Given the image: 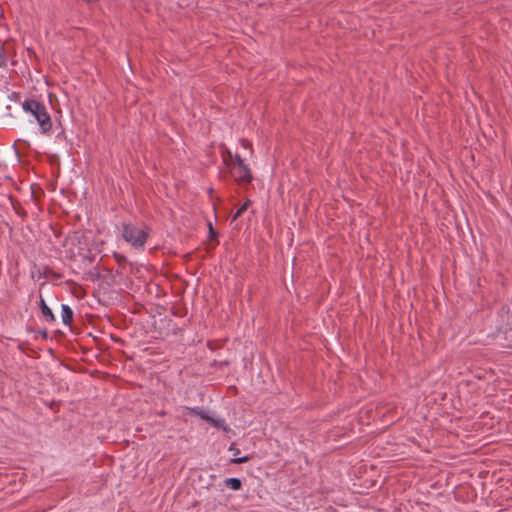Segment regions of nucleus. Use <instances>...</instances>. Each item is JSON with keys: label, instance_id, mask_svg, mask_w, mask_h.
Here are the masks:
<instances>
[{"label": "nucleus", "instance_id": "nucleus-1", "mask_svg": "<svg viewBox=\"0 0 512 512\" xmlns=\"http://www.w3.org/2000/svg\"><path fill=\"white\" fill-rule=\"evenodd\" d=\"M149 230L144 225L125 223L122 228V237L135 249H142L147 242Z\"/></svg>", "mask_w": 512, "mask_h": 512}, {"label": "nucleus", "instance_id": "nucleus-2", "mask_svg": "<svg viewBox=\"0 0 512 512\" xmlns=\"http://www.w3.org/2000/svg\"><path fill=\"white\" fill-rule=\"evenodd\" d=\"M22 108L25 112L30 113L37 120L41 132L43 134L49 132L52 128V122L50 115L47 112L46 107L40 102L28 99L22 103Z\"/></svg>", "mask_w": 512, "mask_h": 512}, {"label": "nucleus", "instance_id": "nucleus-3", "mask_svg": "<svg viewBox=\"0 0 512 512\" xmlns=\"http://www.w3.org/2000/svg\"><path fill=\"white\" fill-rule=\"evenodd\" d=\"M231 173L238 183H250L253 179L251 169L238 154L234 155V166L231 168Z\"/></svg>", "mask_w": 512, "mask_h": 512}, {"label": "nucleus", "instance_id": "nucleus-4", "mask_svg": "<svg viewBox=\"0 0 512 512\" xmlns=\"http://www.w3.org/2000/svg\"><path fill=\"white\" fill-rule=\"evenodd\" d=\"M182 410H183V415L194 414L206 421H207V419H210L209 414L200 407H183Z\"/></svg>", "mask_w": 512, "mask_h": 512}, {"label": "nucleus", "instance_id": "nucleus-5", "mask_svg": "<svg viewBox=\"0 0 512 512\" xmlns=\"http://www.w3.org/2000/svg\"><path fill=\"white\" fill-rule=\"evenodd\" d=\"M40 308L41 313L46 321L51 323L55 321V316L52 310L48 307V305L46 304L45 300L42 297L40 298Z\"/></svg>", "mask_w": 512, "mask_h": 512}, {"label": "nucleus", "instance_id": "nucleus-6", "mask_svg": "<svg viewBox=\"0 0 512 512\" xmlns=\"http://www.w3.org/2000/svg\"><path fill=\"white\" fill-rule=\"evenodd\" d=\"M61 318H62L63 324H65V325H70L72 322L73 311L66 304H62V306H61Z\"/></svg>", "mask_w": 512, "mask_h": 512}, {"label": "nucleus", "instance_id": "nucleus-7", "mask_svg": "<svg viewBox=\"0 0 512 512\" xmlns=\"http://www.w3.org/2000/svg\"><path fill=\"white\" fill-rule=\"evenodd\" d=\"M225 485L229 488H231L234 491H237L241 488V480L239 478H227L225 479Z\"/></svg>", "mask_w": 512, "mask_h": 512}, {"label": "nucleus", "instance_id": "nucleus-8", "mask_svg": "<svg viewBox=\"0 0 512 512\" xmlns=\"http://www.w3.org/2000/svg\"><path fill=\"white\" fill-rule=\"evenodd\" d=\"M207 421H209L216 428L227 430V426L223 418H215L210 416V419H207Z\"/></svg>", "mask_w": 512, "mask_h": 512}, {"label": "nucleus", "instance_id": "nucleus-9", "mask_svg": "<svg viewBox=\"0 0 512 512\" xmlns=\"http://www.w3.org/2000/svg\"><path fill=\"white\" fill-rule=\"evenodd\" d=\"M250 204V200H247L245 201L240 207L239 209L235 212V214L233 215L232 219L233 220H236L238 217H240L248 208Z\"/></svg>", "mask_w": 512, "mask_h": 512}, {"label": "nucleus", "instance_id": "nucleus-10", "mask_svg": "<svg viewBox=\"0 0 512 512\" xmlns=\"http://www.w3.org/2000/svg\"><path fill=\"white\" fill-rule=\"evenodd\" d=\"M234 155L231 151L229 150H226L224 153H223V161L227 164H228V161H233L234 162Z\"/></svg>", "mask_w": 512, "mask_h": 512}, {"label": "nucleus", "instance_id": "nucleus-11", "mask_svg": "<svg viewBox=\"0 0 512 512\" xmlns=\"http://www.w3.org/2000/svg\"><path fill=\"white\" fill-rule=\"evenodd\" d=\"M6 54L3 48L0 47V67H3L6 65Z\"/></svg>", "mask_w": 512, "mask_h": 512}, {"label": "nucleus", "instance_id": "nucleus-12", "mask_svg": "<svg viewBox=\"0 0 512 512\" xmlns=\"http://www.w3.org/2000/svg\"><path fill=\"white\" fill-rule=\"evenodd\" d=\"M249 460V457L248 456H242V457H235L232 459V462L233 463H236V464H241V463H245Z\"/></svg>", "mask_w": 512, "mask_h": 512}, {"label": "nucleus", "instance_id": "nucleus-13", "mask_svg": "<svg viewBox=\"0 0 512 512\" xmlns=\"http://www.w3.org/2000/svg\"><path fill=\"white\" fill-rule=\"evenodd\" d=\"M241 144L244 148H250V146H251V144L245 139L241 140Z\"/></svg>", "mask_w": 512, "mask_h": 512}, {"label": "nucleus", "instance_id": "nucleus-14", "mask_svg": "<svg viewBox=\"0 0 512 512\" xmlns=\"http://www.w3.org/2000/svg\"><path fill=\"white\" fill-rule=\"evenodd\" d=\"M230 450H233V451H235L234 453L239 454V449H233L232 447H230Z\"/></svg>", "mask_w": 512, "mask_h": 512}]
</instances>
